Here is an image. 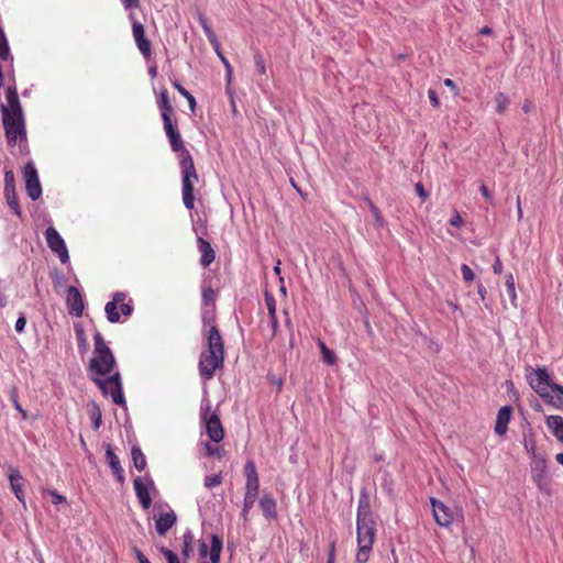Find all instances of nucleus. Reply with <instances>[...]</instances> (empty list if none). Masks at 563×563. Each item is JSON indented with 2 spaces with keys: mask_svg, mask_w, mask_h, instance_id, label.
<instances>
[{
  "mask_svg": "<svg viewBox=\"0 0 563 563\" xmlns=\"http://www.w3.org/2000/svg\"><path fill=\"white\" fill-rule=\"evenodd\" d=\"M114 355L102 334L96 330L93 334V356L89 362L92 382L100 388L103 396H110L115 405H124L121 375Z\"/></svg>",
  "mask_w": 563,
  "mask_h": 563,
  "instance_id": "nucleus-1",
  "label": "nucleus"
},
{
  "mask_svg": "<svg viewBox=\"0 0 563 563\" xmlns=\"http://www.w3.org/2000/svg\"><path fill=\"white\" fill-rule=\"evenodd\" d=\"M203 323V335L206 339V349L199 356V374L202 379L210 380L213 378L216 372L221 369L224 365V340L220 330L214 323V316L212 311L201 313Z\"/></svg>",
  "mask_w": 563,
  "mask_h": 563,
  "instance_id": "nucleus-2",
  "label": "nucleus"
},
{
  "mask_svg": "<svg viewBox=\"0 0 563 563\" xmlns=\"http://www.w3.org/2000/svg\"><path fill=\"white\" fill-rule=\"evenodd\" d=\"M377 533L369 497L366 494L360 496L356 512V542L357 550L355 563H367L373 551Z\"/></svg>",
  "mask_w": 563,
  "mask_h": 563,
  "instance_id": "nucleus-3",
  "label": "nucleus"
},
{
  "mask_svg": "<svg viewBox=\"0 0 563 563\" xmlns=\"http://www.w3.org/2000/svg\"><path fill=\"white\" fill-rule=\"evenodd\" d=\"M179 165L181 169L183 202L188 210H192L195 207V183L198 180V174L189 151H184V154L180 155Z\"/></svg>",
  "mask_w": 563,
  "mask_h": 563,
  "instance_id": "nucleus-4",
  "label": "nucleus"
},
{
  "mask_svg": "<svg viewBox=\"0 0 563 563\" xmlns=\"http://www.w3.org/2000/svg\"><path fill=\"white\" fill-rule=\"evenodd\" d=\"M2 124L8 144L10 146L18 145L21 152H25L27 144L24 117H9L4 113Z\"/></svg>",
  "mask_w": 563,
  "mask_h": 563,
  "instance_id": "nucleus-5",
  "label": "nucleus"
},
{
  "mask_svg": "<svg viewBox=\"0 0 563 563\" xmlns=\"http://www.w3.org/2000/svg\"><path fill=\"white\" fill-rule=\"evenodd\" d=\"M125 299L126 295L124 292H115L112 300L106 305L104 311L107 313V319L111 323L119 322L121 314L129 317L132 313L133 307L131 305V300L125 301Z\"/></svg>",
  "mask_w": 563,
  "mask_h": 563,
  "instance_id": "nucleus-6",
  "label": "nucleus"
},
{
  "mask_svg": "<svg viewBox=\"0 0 563 563\" xmlns=\"http://www.w3.org/2000/svg\"><path fill=\"white\" fill-rule=\"evenodd\" d=\"M527 380L530 387L540 396L548 397L552 383L550 382V375L545 367H532L527 368Z\"/></svg>",
  "mask_w": 563,
  "mask_h": 563,
  "instance_id": "nucleus-7",
  "label": "nucleus"
},
{
  "mask_svg": "<svg viewBox=\"0 0 563 563\" xmlns=\"http://www.w3.org/2000/svg\"><path fill=\"white\" fill-rule=\"evenodd\" d=\"M211 405L208 401L206 407L202 408L201 419L205 422L206 431L209 439L219 443L224 438V430L217 412L210 413Z\"/></svg>",
  "mask_w": 563,
  "mask_h": 563,
  "instance_id": "nucleus-8",
  "label": "nucleus"
},
{
  "mask_svg": "<svg viewBox=\"0 0 563 563\" xmlns=\"http://www.w3.org/2000/svg\"><path fill=\"white\" fill-rule=\"evenodd\" d=\"M44 235L49 250L58 256L63 264L67 263L69 261L68 250L58 231L54 227H48Z\"/></svg>",
  "mask_w": 563,
  "mask_h": 563,
  "instance_id": "nucleus-9",
  "label": "nucleus"
},
{
  "mask_svg": "<svg viewBox=\"0 0 563 563\" xmlns=\"http://www.w3.org/2000/svg\"><path fill=\"white\" fill-rule=\"evenodd\" d=\"M23 178L25 189L32 200H37L42 195L37 170L32 162L27 163L23 168Z\"/></svg>",
  "mask_w": 563,
  "mask_h": 563,
  "instance_id": "nucleus-10",
  "label": "nucleus"
},
{
  "mask_svg": "<svg viewBox=\"0 0 563 563\" xmlns=\"http://www.w3.org/2000/svg\"><path fill=\"white\" fill-rule=\"evenodd\" d=\"M5 101L7 102L2 103L0 107L2 117H4V113H7L9 117H23V111L15 85L8 86L5 91Z\"/></svg>",
  "mask_w": 563,
  "mask_h": 563,
  "instance_id": "nucleus-11",
  "label": "nucleus"
},
{
  "mask_svg": "<svg viewBox=\"0 0 563 563\" xmlns=\"http://www.w3.org/2000/svg\"><path fill=\"white\" fill-rule=\"evenodd\" d=\"M430 503L432 506V514L435 522L440 527L450 528L454 520V514L452 509L444 503L433 497L430 498Z\"/></svg>",
  "mask_w": 563,
  "mask_h": 563,
  "instance_id": "nucleus-12",
  "label": "nucleus"
},
{
  "mask_svg": "<svg viewBox=\"0 0 563 563\" xmlns=\"http://www.w3.org/2000/svg\"><path fill=\"white\" fill-rule=\"evenodd\" d=\"M133 486L135 490V495L143 507V509L147 510L152 506V497L150 494L151 487L154 486V483L152 479H143L142 477L137 476L133 481Z\"/></svg>",
  "mask_w": 563,
  "mask_h": 563,
  "instance_id": "nucleus-13",
  "label": "nucleus"
},
{
  "mask_svg": "<svg viewBox=\"0 0 563 563\" xmlns=\"http://www.w3.org/2000/svg\"><path fill=\"white\" fill-rule=\"evenodd\" d=\"M132 32L135 44L144 58H150L152 55V44L146 37L144 25L141 22L134 21L132 24Z\"/></svg>",
  "mask_w": 563,
  "mask_h": 563,
  "instance_id": "nucleus-14",
  "label": "nucleus"
},
{
  "mask_svg": "<svg viewBox=\"0 0 563 563\" xmlns=\"http://www.w3.org/2000/svg\"><path fill=\"white\" fill-rule=\"evenodd\" d=\"M243 474L245 477V493L258 495L260 477L254 461L249 460L245 463Z\"/></svg>",
  "mask_w": 563,
  "mask_h": 563,
  "instance_id": "nucleus-15",
  "label": "nucleus"
},
{
  "mask_svg": "<svg viewBox=\"0 0 563 563\" xmlns=\"http://www.w3.org/2000/svg\"><path fill=\"white\" fill-rule=\"evenodd\" d=\"M66 305L68 308V312L77 318L82 316L84 312V299L75 286H69L67 288V295H66Z\"/></svg>",
  "mask_w": 563,
  "mask_h": 563,
  "instance_id": "nucleus-16",
  "label": "nucleus"
},
{
  "mask_svg": "<svg viewBox=\"0 0 563 563\" xmlns=\"http://www.w3.org/2000/svg\"><path fill=\"white\" fill-rule=\"evenodd\" d=\"M197 247L201 254V256H200L201 266L205 268L210 266L216 260V251L213 250L211 244L203 238L199 236L197 239Z\"/></svg>",
  "mask_w": 563,
  "mask_h": 563,
  "instance_id": "nucleus-17",
  "label": "nucleus"
},
{
  "mask_svg": "<svg viewBox=\"0 0 563 563\" xmlns=\"http://www.w3.org/2000/svg\"><path fill=\"white\" fill-rule=\"evenodd\" d=\"M512 408L510 406H504L499 409L495 422V432L498 435H504L507 432L508 423L511 419Z\"/></svg>",
  "mask_w": 563,
  "mask_h": 563,
  "instance_id": "nucleus-18",
  "label": "nucleus"
},
{
  "mask_svg": "<svg viewBox=\"0 0 563 563\" xmlns=\"http://www.w3.org/2000/svg\"><path fill=\"white\" fill-rule=\"evenodd\" d=\"M260 509L266 519H276L277 504L271 494H264L260 499Z\"/></svg>",
  "mask_w": 563,
  "mask_h": 563,
  "instance_id": "nucleus-19",
  "label": "nucleus"
},
{
  "mask_svg": "<svg viewBox=\"0 0 563 563\" xmlns=\"http://www.w3.org/2000/svg\"><path fill=\"white\" fill-rule=\"evenodd\" d=\"M9 481L12 492L14 493L15 497L25 505L24 500V490H23V477L21 473L11 468L9 473Z\"/></svg>",
  "mask_w": 563,
  "mask_h": 563,
  "instance_id": "nucleus-20",
  "label": "nucleus"
},
{
  "mask_svg": "<svg viewBox=\"0 0 563 563\" xmlns=\"http://www.w3.org/2000/svg\"><path fill=\"white\" fill-rule=\"evenodd\" d=\"M176 515L174 511L161 515L155 520V528L159 536H165L167 531L176 523Z\"/></svg>",
  "mask_w": 563,
  "mask_h": 563,
  "instance_id": "nucleus-21",
  "label": "nucleus"
},
{
  "mask_svg": "<svg viewBox=\"0 0 563 563\" xmlns=\"http://www.w3.org/2000/svg\"><path fill=\"white\" fill-rule=\"evenodd\" d=\"M106 456H107V460L109 462L111 470L113 471V474L117 477V481L119 483H123L124 482L123 468L121 467L119 457L112 451L110 445L107 446Z\"/></svg>",
  "mask_w": 563,
  "mask_h": 563,
  "instance_id": "nucleus-22",
  "label": "nucleus"
},
{
  "mask_svg": "<svg viewBox=\"0 0 563 563\" xmlns=\"http://www.w3.org/2000/svg\"><path fill=\"white\" fill-rule=\"evenodd\" d=\"M201 299H202V306H203L202 313L207 312V311H212L213 316H216L217 292L209 286L203 287L202 294H201ZM216 319H217V317H214V320Z\"/></svg>",
  "mask_w": 563,
  "mask_h": 563,
  "instance_id": "nucleus-23",
  "label": "nucleus"
},
{
  "mask_svg": "<svg viewBox=\"0 0 563 563\" xmlns=\"http://www.w3.org/2000/svg\"><path fill=\"white\" fill-rule=\"evenodd\" d=\"M547 426L553 435L563 443V417L549 416L547 418Z\"/></svg>",
  "mask_w": 563,
  "mask_h": 563,
  "instance_id": "nucleus-24",
  "label": "nucleus"
},
{
  "mask_svg": "<svg viewBox=\"0 0 563 563\" xmlns=\"http://www.w3.org/2000/svg\"><path fill=\"white\" fill-rule=\"evenodd\" d=\"M157 104L161 110L162 117L173 115L174 109L168 97V91L166 89H163L161 91Z\"/></svg>",
  "mask_w": 563,
  "mask_h": 563,
  "instance_id": "nucleus-25",
  "label": "nucleus"
},
{
  "mask_svg": "<svg viewBox=\"0 0 563 563\" xmlns=\"http://www.w3.org/2000/svg\"><path fill=\"white\" fill-rule=\"evenodd\" d=\"M199 23L213 48H219L218 36L209 22L202 15H199Z\"/></svg>",
  "mask_w": 563,
  "mask_h": 563,
  "instance_id": "nucleus-26",
  "label": "nucleus"
},
{
  "mask_svg": "<svg viewBox=\"0 0 563 563\" xmlns=\"http://www.w3.org/2000/svg\"><path fill=\"white\" fill-rule=\"evenodd\" d=\"M131 455H132V461H133L134 467L139 472L144 471L147 463H146V459H145V455L142 452V450L139 446L134 445L131 450Z\"/></svg>",
  "mask_w": 563,
  "mask_h": 563,
  "instance_id": "nucleus-27",
  "label": "nucleus"
},
{
  "mask_svg": "<svg viewBox=\"0 0 563 563\" xmlns=\"http://www.w3.org/2000/svg\"><path fill=\"white\" fill-rule=\"evenodd\" d=\"M532 476L536 483L540 486L542 481L545 477V460H537L534 461V465L532 466Z\"/></svg>",
  "mask_w": 563,
  "mask_h": 563,
  "instance_id": "nucleus-28",
  "label": "nucleus"
},
{
  "mask_svg": "<svg viewBox=\"0 0 563 563\" xmlns=\"http://www.w3.org/2000/svg\"><path fill=\"white\" fill-rule=\"evenodd\" d=\"M222 549V541L218 536H212L211 549H210V561L212 563H219L220 553Z\"/></svg>",
  "mask_w": 563,
  "mask_h": 563,
  "instance_id": "nucleus-29",
  "label": "nucleus"
},
{
  "mask_svg": "<svg viewBox=\"0 0 563 563\" xmlns=\"http://www.w3.org/2000/svg\"><path fill=\"white\" fill-rule=\"evenodd\" d=\"M169 140L170 147L174 152H180V155L184 154V151H188L185 145L184 141L181 139V135L179 133V130L170 135L167 136Z\"/></svg>",
  "mask_w": 563,
  "mask_h": 563,
  "instance_id": "nucleus-30",
  "label": "nucleus"
},
{
  "mask_svg": "<svg viewBox=\"0 0 563 563\" xmlns=\"http://www.w3.org/2000/svg\"><path fill=\"white\" fill-rule=\"evenodd\" d=\"M258 495L255 494H244V500H243V509L241 512V516L244 521L249 520V514L250 510L253 508Z\"/></svg>",
  "mask_w": 563,
  "mask_h": 563,
  "instance_id": "nucleus-31",
  "label": "nucleus"
},
{
  "mask_svg": "<svg viewBox=\"0 0 563 563\" xmlns=\"http://www.w3.org/2000/svg\"><path fill=\"white\" fill-rule=\"evenodd\" d=\"M494 100L496 103V112L499 114H504L507 111L508 106L510 104L508 96L504 92H497L495 95Z\"/></svg>",
  "mask_w": 563,
  "mask_h": 563,
  "instance_id": "nucleus-32",
  "label": "nucleus"
},
{
  "mask_svg": "<svg viewBox=\"0 0 563 563\" xmlns=\"http://www.w3.org/2000/svg\"><path fill=\"white\" fill-rule=\"evenodd\" d=\"M505 285H506V289H507L508 296L510 298L511 305L514 307H517V294H516V287H515V277L511 273L506 275Z\"/></svg>",
  "mask_w": 563,
  "mask_h": 563,
  "instance_id": "nucleus-33",
  "label": "nucleus"
},
{
  "mask_svg": "<svg viewBox=\"0 0 563 563\" xmlns=\"http://www.w3.org/2000/svg\"><path fill=\"white\" fill-rule=\"evenodd\" d=\"M173 87L177 89V91L187 99L189 108L194 112L197 106L195 97L186 88H184L177 80L173 81Z\"/></svg>",
  "mask_w": 563,
  "mask_h": 563,
  "instance_id": "nucleus-34",
  "label": "nucleus"
},
{
  "mask_svg": "<svg viewBox=\"0 0 563 563\" xmlns=\"http://www.w3.org/2000/svg\"><path fill=\"white\" fill-rule=\"evenodd\" d=\"M318 346L321 351V354L323 356V361L329 364L333 365L336 362V356L333 351H331L325 343L322 340H318Z\"/></svg>",
  "mask_w": 563,
  "mask_h": 563,
  "instance_id": "nucleus-35",
  "label": "nucleus"
},
{
  "mask_svg": "<svg viewBox=\"0 0 563 563\" xmlns=\"http://www.w3.org/2000/svg\"><path fill=\"white\" fill-rule=\"evenodd\" d=\"M4 196L10 209L18 216L21 217V208L18 202V198L15 195V190H11L10 192L4 191Z\"/></svg>",
  "mask_w": 563,
  "mask_h": 563,
  "instance_id": "nucleus-36",
  "label": "nucleus"
},
{
  "mask_svg": "<svg viewBox=\"0 0 563 563\" xmlns=\"http://www.w3.org/2000/svg\"><path fill=\"white\" fill-rule=\"evenodd\" d=\"M11 57L10 48L3 30L0 27V59L8 60Z\"/></svg>",
  "mask_w": 563,
  "mask_h": 563,
  "instance_id": "nucleus-37",
  "label": "nucleus"
},
{
  "mask_svg": "<svg viewBox=\"0 0 563 563\" xmlns=\"http://www.w3.org/2000/svg\"><path fill=\"white\" fill-rule=\"evenodd\" d=\"M10 399L13 404V407L21 413L22 419H26L27 412L25 409H23V407L21 406V404L19 401L18 389L15 387H12L10 389Z\"/></svg>",
  "mask_w": 563,
  "mask_h": 563,
  "instance_id": "nucleus-38",
  "label": "nucleus"
},
{
  "mask_svg": "<svg viewBox=\"0 0 563 563\" xmlns=\"http://www.w3.org/2000/svg\"><path fill=\"white\" fill-rule=\"evenodd\" d=\"M203 446H205V453L208 456H217L219 459L224 456V450L221 446L212 445L209 442H206L203 444Z\"/></svg>",
  "mask_w": 563,
  "mask_h": 563,
  "instance_id": "nucleus-39",
  "label": "nucleus"
},
{
  "mask_svg": "<svg viewBox=\"0 0 563 563\" xmlns=\"http://www.w3.org/2000/svg\"><path fill=\"white\" fill-rule=\"evenodd\" d=\"M222 481H223V477H222V473L220 472L218 474L206 476L203 479V484H205V487H207V488H213L216 486L221 485Z\"/></svg>",
  "mask_w": 563,
  "mask_h": 563,
  "instance_id": "nucleus-40",
  "label": "nucleus"
},
{
  "mask_svg": "<svg viewBox=\"0 0 563 563\" xmlns=\"http://www.w3.org/2000/svg\"><path fill=\"white\" fill-rule=\"evenodd\" d=\"M173 115H167V117H162V120H163V125H164V131L166 133V136L175 133L178 131V126H177V123L176 121H173L172 119Z\"/></svg>",
  "mask_w": 563,
  "mask_h": 563,
  "instance_id": "nucleus-41",
  "label": "nucleus"
},
{
  "mask_svg": "<svg viewBox=\"0 0 563 563\" xmlns=\"http://www.w3.org/2000/svg\"><path fill=\"white\" fill-rule=\"evenodd\" d=\"M90 417L93 423V429L98 430L102 422V413L98 405L93 404L90 411Z\"/></svg>",
  "mask_w": 563,
  "mask_h": 563,
  "instance_id": "nucleus-42",
  "label": "nucleus"
},
{
  "mask_svg": "<svg viewBox=\"0 0 563 563\" xmlns=\"http://www.w3.org/2000/svg\"><path fill=\"white\" fill-rule=\"evenodd\" d=\"M75 332H76V338H77L79 349H82L86 351L88 349L89 344L87 341L85 330L82 329L81 325H76Z\"/></svg>",
  "mask_w": 563,
  "mask_h": 563,
  "instance_id": "nucleus-43",
  "label": "nucleus"
},
{
  "mask_svg": "<svg viewBox=\"0 0 563 563\" xmlns=\"http://www.w3.org/2000/svg\"><path fill=\"white\" fill-rule=\"evenodd\" d=\"M545 404L554 407L555 409L563 408V398L561 396H554L551 391H548V397H541Z\"/></svg>",
  "mask_w": 563,
  "mask_h": 563,
  "instance_id": "nucleus-44",
  "label": "nucleus"
},
{
  "mask_svg": "<svg viewBox=\"0 0 563 563\" xmlns=\"http://www.w3.org/2000/svg\"><path fill=\"white\" fill-rule=\"evenodd\" d=\"M15 190V178L12 170H5L4 173V191L10 192Z\"/></svg>",
  "mask_w": 563,
  "mask_h": 563,
  "instance_id": "nucleus-45",
  "label": "nucleus"
},
{
  "mask_svg": "<svg viewBox=\"0 0 563 563\" xmlns=\"http://www.w3.org/2000/svg\"><path fill=\"white\" fill-rule=\"evenodd\" d=\"M265 305L268 310V316L269 317L276 316V299L269 292H265Z\"/></svg>",
  "mask_w": 563,
  "mask_h": 563,
  "instance_id": "nucleus-46",
  "label": "nucleus"
},
{
  "mask_svg": "<svg viewBox=\"0 0 563 563\" xmlns=\"http://www.w3.org/2000/svg\"><path fill=\"white\" fill-rule=\"evenodd\" d=\"M191 542H192V534H191V532L188 531L184 534V548L181 551L183 556L185 559L189 558V553L191 551Z\"/></svg>",
  "mask_w": 563,
  "mask_h": 563,
  "instance_id": "nucleus-47",
  "label": "nucleus"
},
{
  "mask_svg": "<svg viewBox=\"0 0 563 563\" xmlns=\"http://www.w3.org/2000/svg\"><path fill=\"white\" fill-rule=\"evenodd\" d=\"M366 202L368 205V208H369L373 217L376 220V223L378 225H380L382 222H383V217H382V213H380L379 209L377 208V206L369 198H366Z\"/></svg>",
  "mask_w": 563,
  "mask_h": 563,
  "instance_id": "nucleus-48",
  "label": "nucleus"
},
{
  "mask_svg": "<svg viewBox=\"0 0 563 563\" xmlns=\"http://www.w3.org/2000/svg\"><path fill=\"white\" fill-rule=\"evenodd\" d=\"M254 64L257 69V73L265 76L266 75V65H265L264 57L260 53L254 55Z\"/></svg>",
  "mask_w": 563,
  "mask_h": 563,
  "instance_id": "nucleus-49",
  "label": "nucleus"
},
{
  "mask_svg": "<svg viewBox=\"0 0 563 563\" xmlns=\"http://www.w3.org/2000/svg\"><path fill=\"white\" fill-rule=\"evenodd\" d=\"M220 60L223 64V67L225 68L227 84L229 87L231 84V80H232L233 69H232L230 62L227 59V57L224 55H220Z\"/></svg>",
  "mask_w": 563,
  "mask_h": 563,
  "instance_id": "nucleus-50",
  "label": "nucleus"
},
{
  "mask_svg": "<svg viewBox=\"0 0 563 563\" xmlns=\"http://www.w3.org/2000/svg\"><path fill=\"white\" fill-rule=\"evenodd\" d=\"M461 272L465 283H472L475 279V274L468 265L463 264Z\"/></svg>",
  "mask_w": 563,
  "mask_h": 563,
  "instance_id": "nucleus-51",
  "label": "nucleus"
},
{
  "mask_svg": "<svg viewBox=\"0 0 563 563\" xmlns=\"http://www.w3.org/2000/svg\"><path fill=\"white\" fill-rule=\"evenodd\" d=\"M46 492L52 497V503L54 505L67 504L66 497L64 495H60L56 490H53V489H47Z\"/></svg>",
  "mask_w": 563,
  "mask_h": 563,
  "instance_id": "nucleus-52",
  "label": "nucleus"
},
{
  "mask_svg": "<svg viewBox=\"0 0 563 563\" xmlns=\"http://www.w3.org/2000/svg\"><path fill=\"white\" fill-rule=\"evenodd\" d=\"M162 554L166 558L168 563H179V559L176 553L166 548H161Z\"/></svg>",
  "mask_w": 563,
  "mask_h": 563,
  "instance_id": "nucleus-53",
  "label": "nucleus"
},
{
  "mask_svg": "<svg viewBox=\"0 0 563 563\" xmlns=\"http://www.w3.org/2000/svg\"><path fill=\"white\" fill-rule=\"evenodd\" d=\"M449 223L452 225V227H455V228H461L464 223L461 214L455 210L452 218L450 219Z\"/></svg>",
  "mask_w": 563,
  "mask_h": 563,
  "instance_id": "nucleus-54",
  "label": "nucleus"
},
{
  "mask_svg": "<svg viewBox=\"0 0 563 563\" xmlns=\"http://www.w3.org/2000/svg\"><path fill=\"white\" fill-rule=\"evenodd\" d=\"M26 325V318L23 313L20 314V317L18 318L16 322H15V331L21 333L24 331V328Z\"/></svg>",
  "mask_w": 563,
  "mask_h": 563,
  "instance_id": "nucleus-55",
  "label": "nucleus"
},
{
  "mask_svg": "<svg viewBox=\"0 0 563 563\" xmlns=\"http://www.w3.org/2000/svg\"><path fill=\"white\" fill-rule=\"evenodd\" d=\"M428 97L430 99L431 104L434 108H438L440 106V99H439L437 92L433 89H429L428 90Z\"/></svg>",
  "mask_w": 563,
  "mask_h": 563,
  "instance_id": "nucleus-56",
  "label": "nucleus"
},
{
  "mask_svg": "<svg viewBox=\"0 0 563 563\" xmlns=\"http://www.w3.org/2000/svg\"><path fill=\"white\" fill-rule=\"evenodd\" d=\"M121 3L125 10L136 9L140 7L139 0H121Z\"/></svg>",
  "mask_w": 563,
  "mask_h": 563,
  "instance_id": "nucleus-57",
  "label": "nucleus"
},
{
  "mask_svg": "<svg viewBox=\"0 0 563 563\" xmlns=\"http://www.w3.org/2000/svg\"><path fill=\"white\" fill-rule=\"evenodd\" d=\"M479 191L488 202L493 203V196L484 184L479 186Z\"/></svg>",
  "mask_w": 563,
  "mask_h": 563,
  "instance_id": "nucleus-58",
  "label": "nucleus"
},
{
  "mask_svg": "<svg viewBox=\"0 0 563 563\" xmlns=\"http://www.w3.org/2000/svg\"><path fill=\"white\" fill-rule=\"evenodd\" d=\"M416 192L419 197H421L423 200H426L428 198V194L427 191L424 190L422 184L418 183L416 184Z\"/></svg>",
  "mask_w": 563,
  "mask_h": 563,
  "instance_id": "nucleus-59",
  "label": "nucleus"
},
{
  "mask_svg": "<svg viewBox=\"0 0 563 563\" xmlns=\"http://www.w3.org/2000/svg\"><path fill=\"white\" fill-rule=\"evenodd\" d=\"M271 328H272V338L276 335L277 328H278V320L277 317H269Z\"/></svg>",
  "mask_w": 563,
  "mask_h": 563,
  "instance_id": "nucleus-60",
  "label": "nucleus"
},
{
  "mask_svg": "<svg viewBox=\"0 0 563 563\" xmlns=\"http://www.w3.org/2000/svg\"><path fill=\"white\" fill-rule=\"evenodd\" d=\"M443 84H444L448 88H450V89H451L455 95H457V92H459V88H457V86L455 85V82H454L452 79L446 78V79H444Z\"/></svg>",
  "mask_w": 563,
  "mask_h": 563,
  "instance_id": "nucleus-61",
  "label": "nucleus"
},
{
  "mask_svg": "<svg viewBox=\"0 0 563 563\" xmlns=\"http://www.w3.org/2000/svg\"><path fill=\"white\" fill-rule=\"evenodd\" d=\"M134 552H135L139 563H151L141 550L135 548Z\"/></svg>",
  "mask_w": 563,
  "mask_h": 563,
  "instance_id": "nucleus-62",
  "label": "nucleus"
},
{
  "mask_svg": "<svg viewBox=\"0 0 563 563\" xmlns=\"http://www.w3.org/2000/svg\"><path fill=\"white\" fill-rule=\"evenodd\" d=\"M493 271L497 275L501 274V272H503V264H501V261L499 260V257L496 258V261H495V263L493 265Z\"/></svg>",
  "mask_w": 563,
  "mask_h": 563,
  "instance_id": "nucleus-63",
  "label": "nucleus"
},
{
  "mask_svg": "<svg viewBox=\"0 0 563 563\" xmlns=\"http://www.w3.org/2000/svg\"><path fill=\"white\" fill-rule=\"evenodd\" d=\"M551 391L556 393L558 396H561L563 398V386L553 383L550 388Z\"/></svg>",
  "mask_w": 563,
  "mask_h": 563,
  "instance_id": "nucleus-64",
  "label": "nucleus"
}]
</instances>
